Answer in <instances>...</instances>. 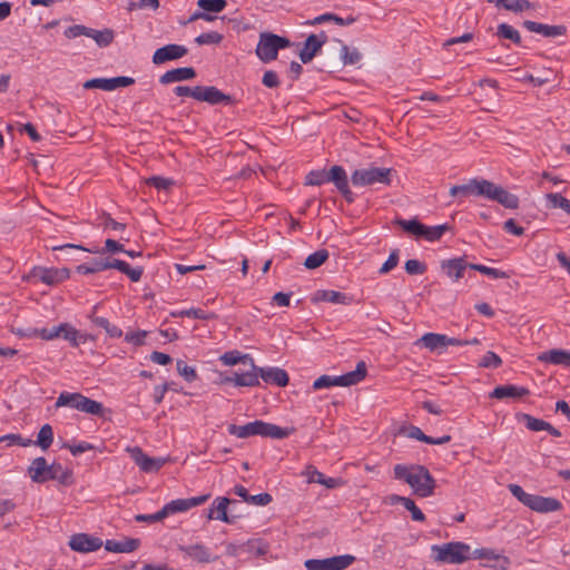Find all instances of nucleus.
Returning <instances> with one entry per match:
<instances>
[{"instance_id": "f257e3e1", "label": "nucleus", "mask_w": 570, "mask_h": 570, "mask_svg": "<svg viewBox=\"0 0 570 570\" xmlns=\"http://www.w3.org/2000/svg\"><path fill=\"white\" fill-rule=\"evenodd\" d=\"M393 472L394 478L406 482L415 495L421 498L433 495L436 481L426 466L421 464H396Z\"/></svg>"}, {"instance_id": "f03ea898", "label": "nucleus", "mask_w": 570, "mask_h": 570, "mask_svg": "<svg viewBox=\"0 0 570 570\" xmlns=\"http://www.w3.org/2000/svg\"><path fill=\"white\" fill-rule=\"evenodd\" d=\"M28 474L36 483H45L50 480H56L66 487L73 483V474L70 469L63 468L57 462L49 465L43 456L32 460L28 468Z\"/></svg>"}, {"instance_id": "7ed1b4c3", "label": "nucleus", "mask_w": 570, "mask_h": 570, "mask_svg": "<svg viewBox=\"0 0 570 570\" xmlns=\"http://www.w3.org/2000/svg\"><path fill=\"white\" fill-rule=\"evenodd\" d=\"M228 433L239 439H246L249 436L259 435L263 438H271L275 440H282L292 434L293 428H281L276 424L268 423L262 420H255L244 425L229 424Z\"/></svg>"}, {"instance_id": "20e7f679", "label": "nucleus", "mask_w": 570, "mask_h": 570, "mask_svg": "<svg viewBox=\"0 0 570 570\" xmlns=\"http://www.w3.org/2000/svg\"><path fill=\"white\" fill-rule=\"evenodd\" d=\"M173 91L178 97H191L212 106L233 105L235 102L230 95L224 94L215 86H176Z\"/></svg>"}, {"instance_id": "39448f33", "label": "nucleus", "mask_w": 570, "mask_h": 570, "mask_svg": "<svg viewBox=\"0 0 570 570\" xmlns=\"http://www.w3.org/2000/svg\"><path fill=\"white\" fill-rule=\"evenodd\" d=\"M435 561L449 564H460L470 559V546L460 541L434 544L431 548Z\"/></svg>"}, {"instance_id": "423d86ee", "label": "nucleus", "mask_w": 570, "mask_h": 570, "mask_svg": "<svg viewBox=\"0 0 570 570\" xmlns=\"http://www.w3.org/2000/svg\"><path fill=\"white\" fill-rule=\"evenodd\" d=\"M367 373L366 364L360 361L354 371L347 372L338 376L321 375L313 383L314 390L328 389L332 386H351L360 383L365 379Z\"/></svg>"}, {"instance_id": "0eeeda50", "label": "nucleus", "mask_w": 570, "mask_h": 570, "mask_svg": "<svg viewBox=\"0 0 570 570\" xmlns=\"http://www.w3.org/2000/svg\"><path fill=\"white\" fill-rule=\"evenodd\" d=\"M289 46L291 41L285 37L271 32H262L255 52L263 62H269L277 58L278 50Z\"/></svg>"}, {"instance_id": "6e6552de", "label": "nucleus", "mask_w": 570, "mask_h": 570, "mask_svg": "<svg viewBox=\"0 0 570 570\" xmlns=\"http://www.w3.org/2000/svg\"><path fill=\"white\" fill-rule=\"evenodd\" d=\"M395 224L403 228L404 232L416 236L417 238H424L428 242L439 240L443 234L450 229L448 224L438 226H425L420 223L416 218L405 220L397 218Z\"/></svg>"}, {"instance_id": "1a4fd4ad", "label": "nucleus", "mask_w": 570, "mask_h": 570, "mask_svg": "<svg viewBox=\"0 0 570 570\" xmlns=\"http://www.w3.org/2000/svg\"><path fill=\"white\" fill-rule=\"evenodd\" d=\"M391 168L368 167L353 171L351 181L356 187L373 186L382 184L389 186L391 184Z\"/></svg>"}, {"instance_id": "9d476101", "label": "nucleus", "mask_w": 570, "mask_h": 570, "mask_svg": "<svg viewBox=\"0 0 570 570\" xmlns=\"http://www.w3.org/2000/svg\"><path fill=\"white\" fill-rule=\"evenodd\" d=\"M355 561L352 554L334 556L325 559H308L304 566L307 570H344Z\"/></svg>"}, {"instance_id": "9b49d317", "label": "nucleus", "mask_w": 570, "mask_h": 570, "mask_svg": "<svg viewBox=\"0 0 570 570\" xmlns=\"http://www.w3.org/2000/svg\"><path fill=\"white\" fill-rule=\"evenodd\" d=\"M70 276V271L63 268H47L42 266H35L30 273L24 277L27 281L37 279L47 285H56Z\"/></svg>"}, {"instance_id": "f8f14e48", "label": "nucleus", "mask_w": 570, "mask_h": 570, "mask_svg": "<svg viewBox=\"0 0 570 570\" xmlns=\"http://www.w3.org/2000/svg\"><path fill=\"white\" fill-rule=\"evenodd\" d=\"M487 190L484 198L497 202L509 209H517L519 207V197L502 186L488 180Z\"/></svg>"}, {"instance_id": "ddd939ff", "label": "nucleus", "mask_w": 570, "mask_h": 570, "mask_svg": "<svg viewBox=\"0 0 570 570\" xmlns=\"http://www.w3.org/2000/svg\"><path fill=\"white\" fill-rule=\"evenodd\" d=\"M127 451L140 470L146 473L159 471L167 461V459L164 458L148 456L139 446L128 448Z\"/></svg>"}, {"instance_id": "4468645a", "label": "nucleus", "mask_w": 570, "mask_h": 570, "mask_svg": "<svg viewBox=\"0 0 570 570\" xmlns=\"http://www.w3.org/2000/svg\"><path fill=\"white\" fill-rule=\"evenodd\" d=\"M135 83V79L127 76H118L114 78H92L83 83L85 89H101L112 91L120 87H128Z\"/></svg>"}, {"instance_id": "2eb2a0df", "label": "nucleus", "mask_w": 570, "mask_h": 570, "mask_svg": "<svg viewBox=\"0 0 570 570\" xmlns=\"http://www.w3.org/2000/svg\"><path fill=\"white\" fill-rule=\"evenodd\" d=\"M327 41V35L324 31L320 33H311L304 41L303 48L299 51V59L303 63H308L318 53L322 47Z\"/></svg>"}, {"instance_id": "dca6fc26", "label": "nucleus", "mask_w": 570, "mask_h": 570, "mask_svg": "<svg viewBox=\"0 0 570 570\" xmlns=\"http://www.w3.org/2000/svg\"><path fill=\"white\" fill-rule=\"evenodd\" d=\"M488 180L483 178H472L462 185H454L450 188L451 196H480L485 197Z\"/></svg>"}, {"instance_id": "f3484780", "label": "nucleus", "mask_w": 570, "mask_h": 570, "mask_svg": "<svg viewBox=\"0 0 570 570\" xmlns=\"http://www.w3.org/2000/svg\"><path fill=\"white\" fill-rule=\"evenodd\" d=\"M178 550L184 553L185 558H189L198 563L215 562L218 559V556L213 554L210 549L203 543L179 546Z\"/></svg>"}, {"instance_id": "a211bd4d", "label": "nucleus", "mask_w": 570, "mask_h": 570, "mask_svg": "<svg viewBox=\"0 0 570 570\" xmlns=\"http://www.w3.org/2000/svg\"><path fill=\"white\" fill-rule=\"evenodd\" d=\"M471 264L466 262L465 256L454 257L441 261L440 269L452 282H458L464 276L465 269Z\"/></svg>"}, {"instance_id": "6ab92c4d", "label": "nucleus", "mask_w": 570, "mask_h": 570, "mask_svg": "<svg viewBox=\"0 0 570 570\" xmlns=\"http://www.w3.org/2000/svg\"><path fill=\"white\" fill-rule=\"evenodd\" d=\"M104 542L100 538L87 533H76L70 537L69 547L71 550L87 553L100 549Z\"/></svg>"}, {"instance_id": "aec40b11", "label": "nucleus", "mask_w": 570, "mask_h": 570, "mask_svg": "<svg viewBox=\"0 0 570 570\" xmlns=\"http://www.w3.org/2000/svg\"><path fill=\"white\" fill-rule=\"evenodd\" d=\"M188 53L183 45L169 43L158 48L153 55V63L163 65L168 61L178 60Z\"/></svg>"}, {"instance_id": "412c9836", "label": "nucleus", "mask_w": 570, "mask_h": 570, "mask_svg": "<svg viewBox=\"0 0 570 570\" xmlns=\"http://www.w3.org/2000/svg\"><path fill=\"white\" fill-rule=\"evenodd\" d=\"M330 181L334 183L347 203L354 202V194L350 189L347 175L342 166L335 165L330 169Z\"/></svg>"}, {"instance_id": "4be33fe9", "label": "nucleus", "mask_w": 570, "mask_h": 570, "mask_svg": "<svg viewBox=\"0 0 570 570\" xmlns=\"http://www.w3.org/2000/svg\"><path fill=\"white\" fill-rule=\"evenodd\" d=\"M258 377H261L265 383L275 384L277 386H286L288 384L289 377L285 370L279 367H258Z\"/></svg>"}, {"instance_id": "5701e85b", "label": "nucleus", "mask_w": 570, "mask_h": 570, "mask_svg": "<svg viewBox=\"0 0 570 570\" xmlns=\"http://www.w3.org/2000/svg\"><path fill=\"white\" fill-rule=\"evenodd\" d=\"M401 433L405 434L410 439H415L417 441L424 442L426 444H435L442 445L449 443L451 441V435L446 434L440 438H432L422 432L419 426L410 425L407 428H402Z\"/></svg>"}, {"instance_id": "b1692460", "label": "nucleus", "mask_w": 570, "mask_h": 570, "mask_svg": "<svg viewBox=\"0 0 570 570\" xmlns=\"http://www.w3.org/2000/svg\"><path fill=\"white\" fill-rule=\"evenodd\" d=\"M523 27L531 32L542 35L546 38L560 37V36H563L567 31V28L561 24L560 26H549V24H544V23H540V22H535V21H531V20H525L523 22Z\"/></svg>"}, {"instance_id": "393cba45", "label": "nucleus", "mask_w": 570, "mask_h": 570, "mask_svg": "<svg viewBox=\"0 0 570 570\" xmlns=\"http://www.w3.org/2000/svg\"><path fill=\"white\" fill-rule=\"evenodd\" d=\"M197 76L193 67H180L166 71L159 77L161 85H169L173 82H180L194 79Z\"/></svg>"}, {"instance_id": "a878e982", "label": "nucleus", "mask_w": 570, "mask_h": 570, "mask_svg": "<svg viewBox=\"0 0 570 570\" xmlns=\"http://www.w3.org/2000/svg\"><path fill=\"white\" fill-rule=\"evenodd\" d=\"M538 361L570 367V351L561 348L548 350L538 355Z\"/></svg>"}, {"instance_id": "bb28decb", "label": "nucleus", "mask_w": 570, "mask_h": 570, "mask_svg": "<svg viewBox=\"0 0 570 570\" xmlns=\"http://www.w3.org/2000/svg\"><path fill=\"white\" fill-rule=\"evenodd\" d=\"M474 554L475 558L489 561L488 566L498 570H507L511 563L508 557L497 554L490 549H478L474 551Z\"/></svg>"}, {"instance_id": "cd10ccee", "label": "nucleus", "mask_w": 570, "mask_h": 570, "mask_svg": "<svg viewBox=\"0 0 570 570\" xmlns=\"http://www.w3.org/2000/svg\"><path fill=\"white\" fill-rule=\"evenodd\" d=\"M140 546V540L136 538H125L124 540H107L104 547L109 552L115 553H130L137 550Z\"/></svg>"}, {"instance_id": "c85d7f7f", "label": "nucleus", "mask_w": 570, "mask_h": 570, "mask_svg": "<svg viewBox=\"0 0 570 570\" xmlns=\"http://www.w3.org/2000/svg\"><path fill=\"white\" fill-rule=\"evenodd\" d=\"M530 394L529 389L512 384L499 385L490 394L491 397L502 400L505 397H523Z\"/></svg>"}, {"instance_id": "c756f323", "label": "nucleus", "mask_w": 570, "mask_h": 570, "mask_svg": "<svg viewBox=\"0 0 570 570\" xmlns=\"http://www.w3.org/2000/svg\"><path fill=\"white\" fill-rule=\"evenodd\" d=\"M320 301L330 302V303H334V304L350 305L352 303L353 298L342 292L322 289V291H317L315 293V296L313 297V302H320Z\"/></svg>"}, {"instance_id": "7c9ffc66", "label": "nucleus", "mask_w": 570, "mask_h": 570, "mask_svg": "<svg viewBox=\"0 0 570 570\" xmlns=\"http://www.w3.org/2000/svg\"><path fill=\"white\" fill-rule=\"evenodd\" d=\"M236 500H230L225 497H218L214 500L213 507L216 514V520L223 521L228 524L235 523L237 517L236 515H229L227 513L228 504L236 503Z\"/></svg>"}, {"instance_id": "2f4dec72", "label": "nucleus", "mask_w": 570, "mask_h": 570, "mask_svg": "<svg viewBox=\"0 0 570 570\" xmlns=\"http://www.w3.org/2000/svg\"><path fill=\"white\" fill-rule=\"evenodd\" d=\"M561 508L562 504L558 499L546 498L537 494H534L531 505V510L541 513L559 511Z\"/></svg>"}, {"instance_id": "473e14b6", "label": "nucleus", "mask_w": 570, "mask_h": 570, "mask_svg": "<svg viewBox=\"0 0 570 570\" xmlns=\"http://www.w3.org/2000/svg\"><path fill=\"white\" fill-rule=\"evenodd\" d=\"M250 368L244 372H234V385L236 386H258L259 380H258V372L257 366L255 365V368L249 366Z\"/></svg>"}, {"instance_id": "72a5a7b5", "label": "nucleus", "mask_w": 570, "mask_h": 570, "mask_svg": "<svg viewBox=\"0 0 570 570\" xmlns=\"http://www.w3.org/2000/svg\"><path fill=\"white\" fill-rule=\"evenodd\" d=\"M58 331H61L63 338L70 342L73 347H77L80 343H85L88 338H91L89 335L80 334L73 326L68 323L58 325Z\"/></svg>"}, {"instance_id": "f704fd0d", "label": "nucleus", "mask_w": 570, "mask_h": 570, "mask_svg": "<svg viewBox=\"0 0 570 570\" xmlns=\"http://www.w3.org/2000/svg\"><path fill=\"white\" fill-rule=\"evenodd\" d=\"M421 343L424 347L430 351H443L445 350V335L438 333H426L424 334L416 344Z\"/></svg>"}, {"instance_id": "c9c22d12", "label": "nucleus", "mask_w": 570, "mask_h": 570, "mask_svg": "<svg viewBox=\"0 0 570 570\" xmlns=\"http://www.w3.org/2000/svg\"><path fill=\"white\" fill-rule=\"evenodd\" d=\"M91 323L107 333V335L111 338H119L122 336V331L111 324L106 317L97 316L95 313L89 315Z\"/></svg>"}, {"instance_id": "e433bc0d", "label": "nucleus", "mask_w": 570, "mask_h": 570, "mask_svg": "<svg viewBox=\"0 0 570 570\" xmlns=\"http://www.w3.org/2000/svg\"><path fill=\"white\" fill-rule=\"evenodd\" d=\"M220 361L225 365H229V366L236 365L238 363H243V364L248 363L249 366L255 368V362H254L253 357H250L248 354H240L239 351H229V352L224 353L220 356Z\"/></svg>"}, {"instance_id": "4c0bfd02", "label": "nucleus", "mask_w": 570, "mask_h": 570, "mask_svg": "<svg viewBox=\"0 0 570 570\" xmlns=\"http://www.w3.org/2000/svg\"><path fill=\"white\" fill-rule=\"evenodd\" d=\"M494 2L497 7L503 8L513 12H522L533 8V4L528 0H489Z\"/></svg>"}, {"instance_id": "58836bf2", "label": "nucleus", "mask_w": 570, "mask_h": 570, "mask_svg": "<svg viewBox=\"0 0 570 570\" xmlns=\"http://www.w3.org/2000/svg\"><path fill=\"white\" fill-rule=\"evenodd\" d=\"M87 37L94 39L99 47H107L114 41L115 32L109 28L104 30L88 28Z\"/></svg>"}, {"instance_id": "ea45409f", "label": "nucleus", "mask_w": 570, "mask_h": 570, "mask_svg": "<svg viewBox=\"0 0 570 570\" xmlns=\"http://www.w3.org/2000/svg\"><path fill=\"white\" fill-rule=\"evenodd\" d=\"M326 21H334L336 24L340 26H351L356 21V17L350 14L346 18H342L334 13H323L318 17H315L313 20L308 21V23L318 24Z\"/></svg>"}, {"instance_id": "a19ab883", "label": "nucleus", "mask_w": 570, "mask_h": 570, "mask_svg": "<svg viewBox=\"0 0 570 570\" xmlns=\"http://www.w3.org/2000/svg\"><path fill=\"white\" fill-rule=\"evenodd\" d=\"M80 399L81 393L61 392L55 405L56 407L67 406L79 411L81 404Z\"/></svg>"}, {"instance_id": "79ce46f5", "label": "nucleus", "mask_w": 570, "mask_h": 570, "mask_svg": "<svg viewBox=\"0 0 570 570\" xmlns=\"http://www.w3.org/2000/svg\"><path fill=\"white\" fill-rule=\"evenodd\" d=\"M53 442V430L50 424H45L40 428L38 432L37 440L33 441L31 445H37L42 450H47L51 446Z\"/></svg>"}, {"instance_id": "37998d69", "label": "nucleus", "mask_w": 570, "mask_h": 570, "mask_svg": "<svg viewBox=\"0 0 570 570\" xmlns=\"http://www.w3.org/2000/svg\"><path fill=\"white\" fill-rule=\"evenodd\" d=\"M80 402H81L80 409H79L80 412L97 415V416H104L105 409H104L102 403L91 400L82 394H81Z\"/></svg>"}, {"instance_id": "c03bdc74", "label": "nucleus", "mask_w": 570, "mask_h": 570, "mask_svg": "<svg viewBox=\"0 0 570 570\" xmlns=\"http://www.w3.org/2000/svg\"><path fill=\"white\" fill-rule=\"evenodd\" d=\"M517 417L520 422L524 423L528 430L533 432L546 431L547 426H549V422L527 413H520Z\"/></svg>"}, {"instance_id": "a18cd8bd", "label": "nucleus", "mask_w": 570, "mask_h": 570, "mask_svg": "<svg viewBox=\"0 0 570 570\" xmlns=\"http://www.w3.org/2000/svg\"><path fill=\"white\" fill-rule=\"evenodd\" d=\"M337 42L341 43L340 55L344 66L356 65L361 61L362 53L356 48L351 49L341 40H337Z\"/></svg>"}, {"instance_id": "49530a36", "label": "nucleus", "mask_w": 570, "mask_h": 570, "mask_svg": "<svg viewBox=\"0 0 570 570\" xmlns=\"http://www.w3.org/2000/svg\"><path fill=\"white\" fill-rule=\"evenodd\" d=\"M115 265H116V269H118L121 273H124L125 275H127L131 282L140 281L142 273H144V267H141V266L131 267L127 262L121 261V259H117Z\"/></svg>"}, {"instance_id": "de8ad7c7", "label": "nucleus", "mask_w": 570, "mask_h": 570, "mask_svg": "<svg viewBox=\"0 0 570 570\" xmlns=\"http://www.w3.org/2000/svg\"><path fill=\"white\" fill-rule=\"evenodd\" d=\"M328 258V250L325 248L318 249L313 254L308 255L304 262V266L307 269H315L322 266Z\"/></svg>"}, {"instance_id": "09e8293b", "label": "nucleus", "mask_w": 570, "mask_h": 570, "mask_svg": "<svg viewBox=\"0 0 570 570\" xmlns=\"http://www.w3.org/2000/svg\"><path fill=\"white\" fill-rule=\"evenodd\" d=\"M171 316L174 317H193V318H196V320H203V321H207V320H212L214 317H216V315L214 313H208L202 308H188V309H183V311H179V312H174L171 313Z\"/></svg>"}, {"instance_id": "8fccbe9b", "label": "nucleus", "mask_w": 570, "mask_h": 570, "mask_svg": "<svg viewBox=\"0 0 570 570\" xmlns=\"http://www.w3.org/2000/svg\"><path fill=\"white\" fill-rule=\"evenodd\" d=\"M497 36L499 38L509 39L515 45L521 43V36L519 31L508 23H500L498 26Z\"/></svg>"}, {"instance_id": "3c124183", "label": "nucleus", "mask_w": 570, "mask_h": 570, "mask_svg": "<svg viewBox=\"0 0 570 570\" xmlns=\"http://www.w3.org/2000/svg\"><path fill=\"white\" fill-rule=\"evenodd\" d=\"M546 197L551 208H561L568 215H570V200L568 198L563 197L561 194L558 193L547 194Z\"/></svg>"}, {"instance_id": "603ef678", "label": "nucleus", "mask_w": 570, "mask_h": 570, "mask_svg": "<svg viewBox=\"0 0 570 570\" xmlns=\"http://www.w3.org/2000/svg\"><path fill=\"white\" fill-rule=\"evenodd\" d=\"M197 6L203 9L207 13H218L222 12L226 6V0H198Z\"/></svg>"}, {"instance_id": "864d4df0", "label": "nucleus", "mask_w": 570, "mask_h": 570, "mask_svg": "<svg viewBox=\"0 0 570 570\" xmlns=\"http://www.w3.org/2000/svg\"><path fill=\"white\" fill-rule=\"evenodd\" d=\"M469 268L473 269V271H478V272H480L487 276H490L492 278H509L510 277V275L507 272H503L501 269L493 268V267H488L482 264L472 263L471 265H469Z\"/></svg>"}, {"instance_id": "5fc2aeb1", "label": "nucleus", "mask_w": 570, "mask_h": 570, "mask_svg": "<svg viewBox=\"0 0 570 570\" xmlns=\"http://www.w3.org/2000/svg\"><path fill=\"white\" fill-rule=\"evenodd\" d=\"M306 185L320 186L330 181V170H312L306 175Z\"/></svg>"}, {"instance_id": "6e6d98bb", "label": "nucleus", "mask_w": 570, "mask_h": 570, "mask_svg": "<svg viewBox=\"0 0 570 570\" xmlns=\"http://www.w3.org/2000/svg\"><path fill=\"white\" fill-rule=\"evenodd\" d=\"M163 508L166 512V517L177 512H185L190 509L187 499L173 500L169 503L165 504Z\"/></svg>"}, {"instance_id": "4d7b16f0", "label": "nucleus", "mask_w": 570, "mask_h": 570, "mask_svg": "<svg viewBox=\"0 0 570 570\" xmlns=\"http://www.w3.org/2000/svg\"><path fill=\"white\" fill-rule=\"evenodd\" d=\"M7 442L8 445H20V446H30L33 441L31 439H23L20 434H6L0 438V443Z\"/></svg>"}, {"instance_id": "13d9d810", "label": "nucleus", "mask_w": 570, "mask_h": 570, "mask_svg": "<svg viewBox=\"0 0 570 570\" xmlns=\"http://www.w3.org/2000/svg\"><path fill=\"white\" fill-rule=\"evenodd\" d=\"M502 364L501 357L492 351H489L484 354L482 360L479 363L480 367L487 368H498Z\"/></svg>"}, {"instance_id": "bf43d9fd", "label": "nucleus", "mask_w": 570, "mask_h": 570, "mask_svg": "<svg viewBox=\"0 0 570 570\" xmlns=\"http://www.w3.org/2000/svg\"><path fill=\"white\" fill-rule=\"evenodd\" d=\"M404 269L409 275H422L426 272L428 267L425 263L419 259H407Z\"/></svg>"}, {"instance_id": "052dcab7", "label": "nucleus", "mask_w": 570, "mask_h": 570, "mask_svg": "<svg viewBox=\"0 0 570 570\" xmlns=\"http://www.w3.org/2000/svg\"><path fill=\"white\" fill-rule=\"evenodd\" d=\"M176 368L179 375H181L187 382H194L197 379V373L194 367L187 365L183 360H178Z\"/></svg>"}, {"instance_id": "680f3d73", "label": "nucleus", "mask_w": 570, "mask_h": 570, "mask_svg": "<svg viewBox=\"0 0 570 570\" xmlns=\"http://www.w3.org/2000/svg\"><path fill=\"white\" fill-rule=\"evenodd\" d=\"M223 40V36L216 31L204 32L195 38L196 43L203 45H217Z\"/></svg>"}, {"instance_id": "e2e57ef3", "label": "nucleus", "mask_w": 570, "mask_h": 570, "mask_svg": "<svg viewBox=\"0 0 570 570\" xmlns=\"http://www.w3.org/2000/svg\"><path fill=\"white\" fill-rule=\"evenodd\" d=\"M117 262V258H95L91 261L90 265L94 273L102 272L109 268H115V263Z\"/></svg>"}, {"instance_id": "0e129e2a", "label": "nucleus", "mask_w": 570, "mask_h": 570, "mask_svg": "<svg viewBox=\"0 0 570 570\" xmlns=\"http://www.w3.org/2000/svg\"><path fill=\"white\" fill-rule=\"evenodd\" d=\"M407 511L411 512V517L414 521H419V522H422L425 520V515L424 513L421 511L420 508L416 507L415 502L410 499V498H406L404 503L402 504Z\"/></svg>"}, {"instance_id": "69168bd1", "label": "nucleus", "mask_w": 570, "mask_h": 570, "mask_svg": "<svg viewBox=\"0 0 570 570\" xmlns=\"http://www.w3.org/2000/svg\"><path fill=\"white\" fill-rule=\"evenodd\" d=\"M399 249H393L391 253H390V256L389 258L383 263V265L381 266L379 273L380 274H387L389 272H391L393 268H395L399 264Z\"/></svg>"}, {"instance_id": "338daca9", "label": "nucleus", "mask_w": 570, "mask_h": 570, "mask_svg": "<svg viewBox=\"0 0 570 570\" xmlns=\"http://www.w3.org/2000/svg\"><path fill=\"white\" fill-rule=\"evenodd\" d=\"M165 518H167L166 512H165L164 508H161L158 512L153 513V514H137V515H135V521L139 522V523H141V522L155 523V522L164 520Z\"/></svg>"}, {"instance_id": "774afa93", "label": "nucleus", "mask_w": 570, "mask_h": 570, "mask_svg": "<svg viewBox=\"0 0 570 570\" xmlns=\"http://www.w3.org/2000/svg\"><path fill=\"white\" fill-rule=\"evenodd\" d=\"M146 184L154 186L158 190H166L174 184V181L160 176H151L146 179Z\"/></svg>"}]
</instances>
